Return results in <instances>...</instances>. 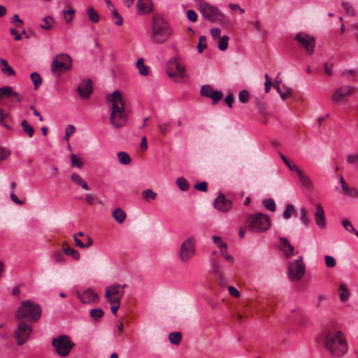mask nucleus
<instances>
[{
    "label": "nucleus",
    "instance_id": "1",
    "mask_svg": "<svg viewBox=\"0 0 358 358\" xmlns=\"http://www.w3.org/2000/svg\"><path fill=\"white\" fill-rule=\"evenodd\" d=\"M109 101L112 103L110 116V124L115 128L124 126L127 117L125 112V103L120 91H114L110 95Z\"/></svg>",
    "mask_w": 358,
    "mask_h": 358
},
{
    "label": "nucleus",
    "instance_id": "2",
    "mask_svg": "<svg viewBox=\"0 0 358 358\" xmlns=\"http://www.w3.org/2000/svg\"><path fill=\"white\" fill-rule=\"evenodd\" d=\"M324 345L331 356L342 357L348 350L347 342L341 331H328L324 334Z\"/></svg>",
    "mask_w": 358,
    "mask_h": 358
},
{
    "label": "nucleus",
    "instance_id": "3",
    "mask_svg": "<svg viewBox=\"0 0 358 358\" xmlns=\"http://www.w3.org/2000/svg\"><path fill=\"white\" fill-rule=\"evenodd\" d=\"M41 315V306L31 300L22 301L15 313V317L17 320H27L31 323L39 321Z\"/></svg>",
    "mask_w": 358,
    "mask_h": 358
},
{
    "label": "nucleus",
    "instance_id": "4",
    "mask_svg": "<svg viewBox=\"0 0 358 358\" xmlns=\"http://www.w3.org/2000/svg\"><path fill=\"white\" fill-rule=\"evenodd\" d=\"M172 34V30L165 20L159 15H155L152 20L151 40L161 44L166 42Z\"/></svg>",
    "mask_w": 358,
    "mask_h": 358
},
{
    "label": "nucleus",
    "instance_id": "5",
    "mask_svg": "<svg viewBox=\"0 0 358 358\" xmlns=\"http://www.w3.org/2000/svg\"><path fill=\"white\" fill-rule=\"evenodd\" d=\"M270 217L262 213L249 215L245 221L246 227L252 232H263L267 231L271 227Z\"/></svg>",
    "mask_w": 358,
    "mask_h": 358
},
{
    "label": "nucleus",
    "instance_id": "6",
    "mask_svg": "<svg viewBox=\"0 0 358 358\" xmlns=\"http://www.w3.org/2000/svg\"><path fill=\"white\" fill-rule=\"evenodd\" d=\"M199 1L198 10L201 13L203 18L210 22L224 23L226 22L225 15L217 7L212 6L206 1Z\"/></svg>",
    "mask_w": 358,
    "mask_h": 358
},
{
    "label": "nucleus",
    "instance_id": "7",
    "mask_svg": "<svg viewBox=\"0 0 358 358\" xmlns=\"http://www.w3.org/2000/svg\"><path fill=\"white\" fill-rule=\"evenodd\" d=\"M72 68V59L66 53L56 55L51 62V71L57 76H60L64 72L69 71Z\"/></svg>",
    "mask_w": 358,
    "mask_h": 358
},
{
    "label": "nucleus",
    "instance_id": "8",
    "mask_svg": "<svg viewBox=\"0 0 358 358\" xmlns=\"http://www.w3.org/2000/svg\"><path fill=\"white\" fill-rule=\"evenodd\" d=\"M52 345L57 353L62 357H66L74 347L75 344L66 335H59L52 340Z\"/></svg>",
    "mask_w": 358,
    "mask_h": 358
},
{
    "label": "nucleus",
    "instance_id": "9",
    "mask_svg": "<svg viewBox=\"0 0 358 358\" xmlns=\"http://www.w3.org/2000/svg\"><path fill=\"white\" fill-rule=\"evenodd\" d=\"M306 272V266L303 257L300 256L296 260L289 264L288 275L292 281H298L302 278Z\"/></svg>",
    "mask_w": 358,
    "mask_h": 358
},
{
    "label": "nucleus",
    "instance_id": "10",
    "mask_svg": "<svg viewBox=\"0 0 358 358\" xmlns=\"http://www.w3.org/2000/svg\"><path fill=\"white\" fill-rule=\"evenodd\" d=\"M294 40L300 45V47L305 50L307 55L313 54L315 47V38L314 36L305 32H300L296 34Z\"/></svg>",
    "mask_w": 358,
    "mask_h": 358
},
{
    "label": "nucleus",
    "instance_id": "11",
    "mask_svg": "<svg viewBox=\"0 0 358 358\" xmlns=\"http://www.w3.org/2000/svg\"><path fill=\"white\" fill-rule=\"evenodd\" d=\"M166 73L172 78L183 79L187 77L185 67L180 64L176 57L171 59L167 64Z\"/></svg>",
    "mask_w": 358,
    "mask_h": 358
},
{
    "label": "nucleus",
    "instance_id": "12",
    "mask_svg": "<svg viewBox=\"0 0 358 358\" xmlns=\"http://www.w3.org/2000/svg\"><path fill=\"white\" fill-rule=\"evenodd\" d=\"M194 244L195 241L192 237L187 238L182 243L178 254L182 262H189L194 255Z\"/></svg>",
    "mask_w": 358,
    "mask_h": 358
},
{
    "label": "nucleus",
    "instance_id": "13",
    "mask_svg": "<svg viewBox=\"0 0 358 358\" xmlns=\"http://www.w3.org/2000/svg\"><path fill=\"white\" fill-rule=\"evenodd\" d=\"M31 332L32 327L31 324L27 323L24 320H20L14 334V337L17 339V344L18 345H23L28 340Z\"/></svg>",
    "mask_w": 358,
    "mask_h": 358
},
{
    "label": "nucleus",
    "instance_id": "14",
    "mask_svg": "<svg viewBox=\"0 0 358 358\" xmlns=\"http://www.w3.org/2000/svg\"><path fill=\"white\" fill-rule=\"evenodd\" d=\"M356 92V88L351 85H342L338 87L331 96V100L334 103L345 101L347 96Z\"/></svg>",
    "mask_w": 358,
    "mask_h": 358
},
{
    "label": "nucleus",
    "instance_id": "15",
    "mask_svg": "<svg viewBox=\"0 0 358 358\" xmlns=\"http://www.w3.org/2000/svg\"><path fill=\"white\" fill-rule=\"evenodd\" d=\"M201 96L212 99L213 104L218 103L223 97V93L220 90H215L210 85H203L200 90Z\"/></svg>",
    "mask_w": 358,
    "mask_h": 358
},
{
    "label": "nucleus",
    "instance_id": "16",
    "mask_svg": "<svg viewBox=\"0 0 358 358\" xmlns=\"http://www.w3.org/2000/svg\"><path fill=\"white\" fill-rule=\"evenodd\" d=\"M213 206L215 209L222 213L229 212L233 207V202L225 197L220 193V195L214 200Z\"/></svg>",
    "mask_w": 358,
    "mask_h": 358
},
{
    "label": "nucleus",
    "instance_id": "17",
    "mask_svg": "<svg viewBox=\"0 0 358 358\" xmlns=\"http://www.w3.org/2000/svg\"><path fill=\"white\" fill-rule=\"evenodd\" d=\"M77 90L80 97L83 99H87L90 98V94L93 92L92 81L91 79H87L84 80L81 85H80Z\"/></svg>",
    "mask_w": 358,
    "mask_h": 358
},
{
    "label": "nucleus",
    "instance_id": "18",
    "mask_svg": "<svg viewBox=\"0 0 358 358\" xmlns=\"http://www.w3.org/2000/svg\"><path fill=\"white\" fill-rule=\"evenodd\" d=\"M77 296L83 303H95L99 299V296L92 289H87L83 293L77 292Z\"/></svg>",
    "mask_w": 358,
    "mask_h": 358
},
{
    "label": "nucleus",
    "instance_id": "19",
    "mask_svg": "<svg viewBox=\"0 0 358 358\" xmlns=\"http://www.w3.org/2000/svg\"><path fill=\"white\" fill-rule=\"evenodd\" d=\"M126 285H121L115 283L106 288L105 298H109L110 296L122 297L124 294V288Z\"/></svg>",
    "mask_w": 358,
    "mask_h": 358
},
{
    "label": "nucleus",
    "instance_id": "20",
    "mask_svg": "<svg viewBox=\"0 0 358 358\" xmlns=\"http://www.w3.org/2000/svg\"><path fill=\"white\" fill-rule=\"evenodd\" d=\"M314 217L316 224L320 228L326 227V219L324 209L320 203H317L315 207Z\"/></svg>",
    "mask_w": 358,
    "mask_h": 358
},
{
    "label": "nucleus",
    "instance_id": "21",
    "mask_svg": "<svg viewBox=\"0 0 358 358\" xmlns=\"http://www.w3.org/2000/svg\"><path fill=\"white\" fill-rule=\"evenodd\" d=\"M299 177V180L301 184V185L308 190H311L313 189V185L311 182L310 179L301 170L297 169L295 171Z\"/></svg>",
    "mask_w": 358,
    "mask_h": 358
},
{
    "label": "nucleus",
    "instance_id": "22",
    "mask_svg": "<svg viewBox=\"0 0 358 358\" xmlns=\"http://www.w3.org/2000/svg\"><path fill=\"white\" fill-rule=\"evenodd\" d=\"M280 242L285 257L287 258L292 257L294 255V248L290 244L288 239L282 237L280 238Z\"/></svg>",
    "mask_w": 358,
    "mask_h": 358
},
{
    "label": "nucleus",
    "instance_id": "23",
    "mask_svg": "<svg viewBox=\"0 0 358 358\" xmlns=\"http://www.w3.org/2000/svg\"><path fill=\"white\" fill-rule=\"evenodd\" d=\"M137 8L139 12L148 13L152 11V3L150 0H138Z\"/></svg>",
    "mask_w": 358,
    "mask_h": 358
},
{
    "label": "nucleus",
    "instance_id": "24",
    "mask_svg": "<svg viewBox=\"0 0 358 358\" xmlns=\"http://www.w3.org/2000/svg\"><path fill=\"white\" fill-rule=\"evenodd\" d=\"M0 65L2 66L1 71L3 75L8 77L15 76V71L9 66L8 62L6 59L0 58Z\"/></svg>",
    "mask_w": 358,
    "mask_h": 358
},
{
    "label": "nucleus",
    "instance_id": "25",
    "mask_svg": "<svg viewBox=\"0 0 358 358\" xmlns=\"http://www.w3.org/2000/svg\"><path fill=\"white\" fill-rule=\"evenodd\" d=\"M62 250L66 255L71 257L73 259H80V256L79 252L70 247L66 242L63 243Z\"/></svg>",
    "mask_w": 358,
    "mask_h": 358
},
{
    "label": "nucleus",
    "instance_id": "26",
    "mask_svg": "<svg viewBox=\"0 0 358 358\" xmlns=\"http://www.w3.org/2000/svg\"><path fill=\"white\" fill-rule=\"evenodd\" d=\"M71 180L77 185L80 186L83 189L85 190L90 189L87 183L84 180H83L78 173H73L71 175Z\"/></svg>",
    "mask_w": 358,
    "mask_h": 358
},
{
    "label": "nucleus",
    "instance_id": "27",
    "mask_svg": "<svg viewBox=\"0 0 358 358\" xmlns=\"http://www.w3.org/2000/svg\"><path fill=\"white\" fill-rule=\"evenodd\" d=\"M113 217L118 223H122L126 218V213L122 209L118 208L113 212Z\"/></svg>",
    "mask_w": 358,
    "mask_h": 358
},
{
    "label": "nucleus",
    "instance_id": "28",
    "mask_svg": "<svg viewBox=\"0 0 358 358\" xmlns=\"http://www.w3.org/2000/svg\"><path fill=\"white\" fill-rule=\"evenodd\" d=\"M136 66L141 75L145 76L149 74L148 67L144 64L143 58L137 60Z\"/></svg>",
    "mask_w": 358,
    "mask_h": 358
},
{
    "label": "nucleus",
    "instance_id": "29",
    "mask_svg": "<svg viewBox=\"0 0 358 358\" xmlns=\"http://www.w3.org/2000/svg\"><path fill=\"white\" fill-rule=\"evenodd\" d=\"M108 8L111 10L113 17L116 19V21H115V24L117 26H121L123 23V19L117 11L115 6L111 3V6H108Z\"/></svg>",
    "mask_w": 358,
    "mask_h": 358
},
{
    "label": "nucleus",
    "instance_id": "30",
    "mask_svg": "<svg viewBox=\"0 0 358 358\" xmlns=\"http://www.w3.org/2000/svg\"><path fill=\"white\" fill-rule=\"evenodd\" d=\"M21 127L24 133L27 134L29 137H32L34 133V127L30 125L26 120L21 122Z\"/></svg>",
    "mask_w": 358,
    "mask_h": 358
},
{
    "label": "nucleus",
    "instance_id": "31",
    "mask_svg": "<svg viewBox=\"0 0 358 358\" xmlns=\"http://www.w3.org/2000/svg\"><path fill=\"white\" fill-rule=\"evenodd\" d=\"M340 293V299L341 301H345L348 299L350 296L349 290L347 286L344 284H341L339 286Z\"/></svg>",
    "mask_w": 358,
    "mask_h": 358
},
{
    "label": "nucleus",
    "instance_id": "32",
    "mask_svg": "<svg viewBox=\"0 0 358 358\" xmlns=\"http://www.w3.org/2000/svg\"><path fill=\"white\" fill-rule=\"evenodd\" d=\"M87 14L89 19L94 23H96L99 21V15L98 13L94 10L93 7H90L87 10Z\"/></svg>",
    "mask_w": 358,
    "mask_h": 358
},
{
    "label": "nucleus",
    "instance_id": "33",
    "mask_svg": "<svg viewBox=\"0 0 358 358\" xmlns=\"http://www.w3.org/2000/svg\"><path fill=\"white\" fill-rule=\"evenodd\" d=\"M43 24L40 25V27L45 30H50L55 21L54 19L51 16H46L43 19Z\"/></svg>",
    "mask_w": 358,
    "mask_h": 358
},
{
    "label": "nucleus",
    "instance_id": "34",
    "mask_svg": "<svg viewBox=\"0 0 358 358\" xmlns=\"http://www.w3.org/2000/svg\"><path fill=\"white\" fill-rule=\"evenodd\" d=\"M170 342L174 345H179L182 340V334L180 332H172L169 335Z\"/></svg>",
    "mask_w": 358,
    "mask_h": 358
},
{
    "label": "nucleus",
    "instance_id": "35",
    "mask_svg": "<svg viewBox=\"0 0 358 358\" xmlns=\"http://www.w3.org/2000/svg\"><path fill=\"white\" fill-rule=\"evenodd\" d=\"M343 193L351 197H356L358 195L357 190L354 187H350L347 184L345 187H342Z\"/></svg>",
    "mask_w": 358,
    "mask_h": 358
},
{
    "label": "nucleus",
    "instance_id": "36",
    "mask_svg": "<svg viewBox=\"0 0 358 358\" xmlns=\"http://www.w3.org/2000/svg\"><path fill=\"white\" fill-rule=\"evenodd\" d=\"M117 158L120 163L127 165L131 162L130 156L125 152H119L117 153Z\"/></svg>",
    "mask_w": 358,
    "mask_h": 358
},
{
    "label": "nucleus",
    "instance_id": "37",
    "mask_svg": "<svg viewBox=\"0 0 358 358\" xmlns=\"http://www.w3.org/2000/svg\"><path fill=\"white\" fill-rule=\"evenodd\" d=\"M30 78L34 83V89H38L42 83V78L39 73L34 72L30 75Z\"/></svg>",
    "mask_w": 358,
    "mask_h": 358
},
{
    "label": "nucleus",
    "instance_id": "38",
    "mask_svg": "<svg viewBox=\"0 0 358 358\" xmlns=\"http://www.w3.org/2000/svg\"><path fill=\"white\" fill-rule=\"evenodd\" d=\"M263 206L272 212H274L276 208L275 203L272 199H266L262 201Z\"/></svg>",
    "mask_w": 358,
    "mask_h": 358
},
{
    "label": "nucleus",
    "instance_id": "39",
    "mask_svg": "<svg viewBox=\"0 0 358 358\" xmlns=\"http://www.w3.org/2000/svg\"><path fill=\"white\" fill-rule=\"evenodd\" d=\"M176 184L179 189L182 191H187L189 189V183L187 180L182 178H178L176 180Z\"/></svg>",
    "mask_w": 358,
    "mask_h": 358
},
{
    "label": "nucleus",
    "instance_id": "40",
    "mask_svg": "<svg viewBox=\"0 0 358 358\" xmlns=\"http://www.w3.org/2000/svg\"><path fill=\"white\" fill-rule=\"evenodd\" d=\"M71 163L73 167L81 169L83 166V162L81 161V159L74 154L71 155Z\"/></svg>",
    "mask_w": 358,
    "mask_h": 358
},
{
    "label": "nucleus",
    "instance_id": "41",
    "mask_svg": "<svg viewBox=\"0 0 358 358\" xmlns=\"http://www.w3.org/2000/svg\"><path fill=\"white\" fill-rule=\"evenodd\" d=\"M212 238L214 243L216 244L217 247L220 248V252H223V250L227 249V243L222 242L220 237H219L218 236H213Z\"/></svg>",
    "mask_w": 358,
    "mask_h": 358
},
{
    "label": "nucleus",
    "instance_id": "42",
    "mask_svg": "<svg viewBox=\"0 0 358 358\" xmlns=\"http://www.w3.org/2000/svg\"><path fill=\"white\" fill-rule=\"evenodd\" d=\"M90 315L92 319L98 320L103 317V311L101 308H95L90 310Z\"/></svg>",
    "mask_w": 358,
    "mask_h": 358
},
{
    "label": "nucleus",
    "instance_id": "43",
    "mask_svg": "<svg viewBox=\"0 0 358 358\" xmlns=\"http://www.w3.org/2000/svg\"><path fill=\"white\" fill-rule=\"evenodd\" d=\"M161 134H166L171 129L170 122L159 123L157 126Z\"/></svg>",
    "mask_w": 358,
    "mask_h": 358
},
{
    "label": "nucleus",
    "instance_id": "44",
    "mask_svg": "<svg viewBox=\"0 0 358 358\" xmlns=\"http://www.w3.org/2000/svg\"><path fill=\"white\" fill-rule=\"evenodd\" d=\"M8 99L11 101L22 102L23 101L22 95L14 91L13 87H11V92L10 93V97Z\"/></svg>",
    "mask_w": 358,
    "mask_h": 358
},
{
    "label": "nucleus",
    "instance_id": "45",
    "mask_svg": "<svg viewBox=\"0 0 358 358\" xmlns=\"http://www.w3.org/2000/svg\"><path fill=\"white\" fill-rule=\"evenodd\" d=\"M142 196L143 199L145 201H149V199H155L157 196V194L154 192L152 189H145L142 192Z\"/></svg>",
    "mask_w": 358,
    "mask_h": 358
},
{
    "label": "nucleus",
    "instance_id": "46",
    "mask_svg": "<svg viewBox=\"0 0 358 358\" xmlns=\"http://www.w3.org/2000/svg\"><path fill=\"white\" fill-rule=\"evenodd\" d=\"M196 48L199 53H201L207 48L206 36H201L199 37V43Z\"/></svg>",
    "mask_w": 358,
    "mask_h": 358
},
{
    "label": "nucleus",
    "instance_id": "47",
    "mask_svg": "<svg viewBox=\"0 0 358 358\" xmlns=\"http://www.w3.org/2000/svg\"><path fill=\"white\" fill-rule=\"evenodd\" d=\"M211 270L210 272L213 273L216 277L222 275L220 267L218 266L215 260L210 262Z\"/></svg>",
    "mask_w": 358,
    "mask_h": 358
},
{
    "label": "nucleus",
    "instance_id": "48",
    "mask_svg": "<svg viewBox=\"0 0 358 358\" xmlns=\"http://www.w3.org/2000/svg\"><path fill=\"white\" fill-rule=\"evenodd\" d=\"M229 38L227 35H224L220 38L218 48L220 50L224 51L227 50L228 47V42H229Z\"/></svg>",
    "mask_w": 358,
    "mask_h": 358
},
{
    "label": "nucleus",
    "instance_id": "49",
    "mask_svg": "<svg viewBox=\"0 0 358 358\" xmlns=\"http://www.w3.org/2000/svg\"><path fill=\"white\" fill-rule=\"evenodd\" d=\"M294 207L292 204H287L283 212V217L285 219H289L291 215L294 213Z\"/></svg>",
    "mask_w": 358,
    "mask_h": 358
},
{
    "label": "nucleus",
    "instance_id": "50",
    "mask_svg": "<svg viewBox=\"0 0 358 358\" xmlns=\"http://www.w3.org/2000/svg\"><path fill=\"white\" fill-rule=\"evenodd\" d=\"M249 92L247 90H243L239 92L238 99L242 103H245L249 101Z\"/></svg>",
    "mask_w": 358,
    "mask_h": 358
},
{
    "label": "nucleus",
    "instance_id": "51",
    "mask_svg": "<svg viewBox=\"0 0 358 358\" xmlns=\"http://www.w3.org/2000/svg\"><path fill=\"white\" fill-rule=\"evenodd\" d=\"M11 87H12L8 85L0 87V99L3 97L8 99L10 97V93L11 92Z\"/></svg>",
    "mask_w": 358,
    "mask_h": 358
},
{
    "label": "nucleus",
    "instance_id": "52",
    "mask_svg": "<svg viewBox=\"0 0 358 358\" xmlns=\"http://www.w3.org/2000/svg\"><path fill=\"white\" fill-rule=\"evenodd\" d=\"M342 6L343 7L344 10H345L348 15L350 16H354L355 15V10L349 2H342Z\"/></svg>",
    "mask_w": 358,
    "mask_h": 358
},
{
    "label": "nucleus",
    "instance_id": "53",
    "mask_svg": "<svg viewBox=\"0 0 358 358\" xmlns=\"http://www.w3.org/2000/svg\"><path fill=\"white\" fill-rule=\"evenodd\" d=\"M8 116V114L5 113L3 110L0 108V124L5 128L11 130L12 128L5 122V120Z\"/></svg>",
    "mask_w": 358,
    "mask_h": 358
},
{
    "label": "nucleus",
    "instance_id": "54",
    "mask_svg": "<svg viewBox=\"0 0 358 358\" xmlns=\"http://www.w3.org/2000/svg\"><path fill=\"white\" fill-rule=\"evenodd\" d=\"M53 259L56 263L63 264L65 262V257L59 251H56L53 254Z\"/></svg>",
    "mask_w": 358,
    "mask_h": 358
},
{
    "label": "nucleus",
    "instance_id": "55",
    "mask_svg": "<svg viewBox=\"0 0 358 358\" xmlns=\"http://www.w3.org/2000/svg\"><path fill=\"white\" fill-rule=\"evenodd\" d=\"M279 155L283 161V162L287 165V166L291 170L296 171L299 168L295 164H292L289 160L286 158L285 155H283L281 152H279Z\"/></svg>",
    "mask_w": 358,
    "mask_h": 358
},
{
    "label": "nucleus",
    "instance_id": "56",
    "mask_svg": "<svg viewBox=\"0 0 358 358\" xmlns=\"http://www.w3.org/2000/svg\"><path fill=\"white\" fill-rule=\"evenodd\" d=\"M300 213H301V220L303 222V224L306 226L308 225L309 224V220L307 217L308 211L305 208H301L300 209Z\"/></svg>",
    "mask_w": 358,
    "mask_h": 358
},
{
    "label": "nucleus",
    "instance_id": "57",
    "mask_svg": "<svg viewBox=\"0 0 358 358\" xmlns=\"http://www.w3.org/2000/svg\"><path fill=\"white\" fill-rule=\"evenodd\" d=\"M325 264L329 268H333L336 266L335 259L329 255H326L324 257Z\"/></svg>",
    "mask_w": 358,
    "mask_h": 358
},
{
    "label": "nucleus",
    "instance_id": "58",
    "mask_svg": "<svg viewBox=\"0 0 358 358\" xmlns=\"http://www.w3.org/2000/svg\"><path fill=\"white\" fill-rule=\"evenodd\" d=\"M285 92H282L280 88V92H278L282 100L287 99V97L292 94V90L291 88H289L288 87H285Z\"/></svg>",
    "mask_w": 358,
    "mask_h": 358
},
{
    "label": "nucleus",
    "instance_id": "59",
    "mask_svg": "<svg viewBox=\"0 0 358 358\" xmlns=\"http://www.w3.org/2000/svg\"><path fill=\"white\" fill-rule=\"evenodd\" d=\"M76 131V127L72 124H69L65 130V140L68 141L70 136Z\"/></svg>",
    "mask_w": 358,
    "mask_h": 358
},
{
    "label": "nucleus",
    "instance_id": "60",
    "mask_svg": "<svg viewBox=\"0 0 358 358\" xmlns=\"http://www.w3.org/2000/svg\"><path fill=\"white\" fill-rule=\"evenodd\" d=\"M194 187L196 190H199L203 192H207V189H208V183L205 181L199 182V183H196L194 185Z\"/></svg>",
    "mask_w": 358,
    "mask_h": 358
},
{
    "label": "nucleus",
    "instance_id": "61",
    "mask_svg": "<svg viewBox=\"0 0 358 358\" xmlns=\"http://www.w3.org/2000/svg\"><path fill=\"white\" fill-rule=\"evenodd\" d=\"M187 17L189 21L194 22L197 20V14L194 10L190 9L187 11Z\"/></svg>",
    "mask_w": 358,
    "mask_h": 358
},
{
    "label": "nucleus",
    "instance_id": "62",
    "mask_svg": "<svg viewBox=\"0 0 358 358\" xmlns=\"http://www.w3.org/2000/svg\"><path fill=\"white\" fill-rule=\"evenodd\" d=\"M341 224L345 230H347L350 232L355 231V228L352 226L350 221H349L348 220H342Z\"/></svg>",
    "mask_w": 358,
    "mask_h": 358
},
{
    "label": "nucleus",
    "instance_id": "63",
    "mask_svg": "<svg viewBox=\"0 0 358 358\" xmlns=\"http://www.w3.org/2000/svg\"><path fill=\"white\" fill-rule=\"evenodd\" d=\"M264 78H265V83H264L265 92L268 93L270 91L271 86L273 85V83H272L271 78L268 76V74H265Z\"/></svg>",
    "mask_w": 358,
    "mask_h": 358
},
{
    "label": "nucleus",
    "instance_id": "64",
    "mask_svg": "<svg viewBox=\"0 0 358 358\" xmlns=\"http://www.w3.org/2000/svg\"><path fill=\"white\" fill-rule=\"evenodd\" d=\"M346 160L349 164L357 163L358 162V154L348 156Z\"/></svg>",
    "mask_w": 358,
    "mask_h": 358
}]
</instances>
